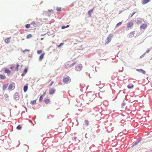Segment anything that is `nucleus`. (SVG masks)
<instances>
[{
  "label": "nucleus",
  "instance_id": "f257e3e1",
  "mask_svg": "<svg viewBox=\"0 0 152 152\" xmlns=\"http://www.w3.org/2000/svg\"><path fill=\"white\" fill-rule=\"evenodd\" d=\"M82 65L81 64H79L76 67L75 69L77 71H80L82 69Z\"/></svg>",
  "mask_w": 152,
  "mask_h": 152
},
{
  "label": "nucleus",
  "instance_id": "f03ea898",
  "mask_svg": "<svg viewBox=\"0 0 152 152\" xmlns=\"http://www.w3.org/2000/svg\"><path fill=\"white\" fill-rule=\"evenodd\" d=\"M71 79L68 76L66 77H64L63 79V81L64 83H67L68 82H70Z\"/></svg>",
  "mask_w": 152,
  "mask_h": 152
},
{
  "label": "nucleus",
  "instance_id": "7ed1b4c3",
  "mask_svg": "<svg viewBox=\"0 0 152 152\" xmlns=\"http://www.w3.org/2000/svg\"><path fill=\"white\" fill-rule=\"evenodd\" d=\"M14 98L16 100H18L19 99V95L18 93H16L15 94L14 96Z\"/></svg>",
  "mask_w": 152,
  "mask_h": 152
},
{
  "label": "nucleus",
  "instance_id": "20e7f679",
  "mask_svg": "<svg viewBox=\"0 0 152 152\" xmlns=\"http://www.w3.org/2000/svg\"><path fill=\"white\" fill-rule=\"evenodd\" d=\"M147 24L146 23H144L141 25L140 28L141 29H145L147 28Z\"/></svg>",
  "mask_w": 152,
  "mask_h": 152
},
{
  "label": "nucleus",
  "instance_id": "39448f33",
  "mask_svg": "<svg viewBox=\"0 0 152 152\" xmlns=\"http://www.w3.org/2000/svg\"><path fill=\"white\" fill-rule=\"evenodd\" d=\"M56 90L53 88H51L49 90V93L50 94H53L55 92Z\"/></svg>",
  "mask_w": 152,
  "mask_h": 152
},
{
  "label": "nucleus",
  "instance_id": "423d86ee",
  "mask_svg": "<svg viewBox=\"0 0 152 152\" xmlns=\"http://www.w3.org/2000/svg\"><path fill=\"white\" fill-rule=\"evenodd\" d=\"M133 25V23L132 22H130L127 24V27L130 28L132 27Z\"/></svg>",
  "mask_w": 152,
  "mask_h": 152
},
{
  "label": "nucleus",
  "instance_id": "0eeeda50",
  "mask_svg": "<svg viewBox=\"0 0 152 152\" xmlns=\"http://www.w3.org/2000/svg\"><path fill=\"white\" fill-rule=\"evenodd\" d=\"M45 53H43L39 56V61H42L44 58V56L45 55Z\"/></svg>",
  "mask_w": 152,
  "mask_h": 152
},
{
  "label": "nucleus",
  "instance_id": "6e6552de",
  "mask_svg": "<svg viewBox=\"0 0 152 152\" xmlns=\"http://www.w3.org/2000/svg\"><path fill=\"white\" fill-rule=\"evenodd\" d=\"M111 41V38L109 36L107 38V41L105 42V44L107 45Z\"/></svg>",
  "mask_w": 152,
  "mask_h": 152
},
{
  "label": "nucleus",
  "instance_id": "1a4fd4ad",
  "mask_svg": "<svg viewBox=\"0 0 152 152\" xmlns=\"http://www.w3.org/2000/svg\"><path fill=\"white\" fill-rule=\"evenodd\" d=\"M11 37H9L6 38L5 39V40H4L5 42L6 43H8L9 42H10V40L11 39Z\"/></svg>",
  "mask_w": 152,
  "mask_h": 152
},
{
  "label": "nucleus",
  "instance_id": "9d476101",
  "mask_svg": "<svg viewBox=\"0 0 152 152\" xmlns=\"http://www.w3.org/2000/svg\"><path fill=\"white\" fill-rule=\"evenodd\" d=\"M8 84H6L4 85L2 87V89L3 90H5L8 86Z\"/></svg>",
  "mask_w": 152,
  "mask_h": 152
},
{
  "label": "nucleus",
  "instance_id": "9b49d317",
  "mask_svg": "<svg viewBox=\"0 0 152 152\" xmlns=\"http://www.w3.org/2000/svg\"><path fill=\"white\" fill-rule=\"evenodd\" d=\"M149 0H143L142 1V4H145L148 3L149 1Z\"/></svg>",
  "mask_w": 152,
  "mask_h": 152
},
{
  "label": "nucleus",
  "instance_id": "f8f14e48",
  "mask_svg": "<svg viewBox=\"0 0 152 152\" xmlns=\"http://www.w3.org/2000/svg\"><path fill=\"white\" fill-rule=\"evenodd\" d=\"M93 9H92L91 10H90L88 11V14L89 15L90 17L91 16V13L93 12Z\"/></svg>",
  "mask_w": 152,
  "mask_h": 152
},
{
  "label": "nucleus",
  "instance_id": "ddd939ff",
  "mask_svg": "<svg viewBox=\"0 0 152 152\" xmlns=\"http://www.w3.org/2000/svg\"><path fill=\"white\" fill-rule=\"evenodd\" d=\"M6 78V77L5 75H0V79H4Z\"/></svg>",
  "mask_w": 152,
  "mask_h": 152
},
{
  "label": "nucleus",
  "instance_id": "4468645a",
  "mask_svg": "<svg viewBox=\"0 0 152 152\" xmlns=\"http://www.w3.org/2000/svg\"><path fill=\"white\" fill-rule=\"evenodd\" d=\"M137 71L139 72H140L143 74H145V71L142 70V69H137Z\"/></svg>",
  "mask_w": 152,
  "mask_h": 152
},
{
  "label": "nucleus",
  "instance_id": "2eb2a0df",
  "mask_svg": "<svg viewBox=\"0 0 152 152\" xmlns=\"http://www.w3.org/2000/svg\"><path fill=\"white\" fill-rule=\"evenodd\" d=\"M28 86H25L23 87V90L24 92H26L27 90Z\"/></svg>",
  "mask_w": 152,
  "mask_h": 152
},
{
  "label": "nucleus",
  "instance_id": "dca6fc26",
  "mask_svg": "<svg viewBox=\"0 0 152 152\" xmlns=\"http://www.w3.org/2000/svg\"><path fill=\"white\" fill-rule=\"evenodd\" d=\"M36 100H35L33 101H31L30 102V103L32 105H33L34 104H36Z\"/></svg>",
  "mask_w": 152,
  "mask_h": 152
},
{
  "label": "nucleus",
  "instance_id": "f3484780",
  "mask_svg": "<svg viewBox=\"0 0 152 152\" xmlns=\"http://www.w3.org/2000/svg\"><path fill=\"white\" fill-rule=\"evenodd\" d=\"M5 72L6 73L9 74V73H10L11 72H10V71L9 69H6L5 70Z\"/></svg>",
  "mask_w": 152,
  "mask_h": 152
},
{
  "label": "nucleus",
  "instance_id": "a211bd4d",
  "mask_svg": "<svg viewBox=\"0 0 152 152\" xmlns=\"http://www.w3.org/2000/svg\"><path fill=\"white\" fill-rule=\"evenodd\" d=\"M13 88V85L11 84L9 85V86L8 87V89L9 90H10L12 89Z\"/></svg>",
  "mask_w": 152,
  "mask_h": 152
},
{
  "label": "nucleus",
  "instance_id": "6ab92c4d",
  "mask_svg": "<svg viewBox=\"0 0 152 152\" xmlns=\"http://www.w3.org/2000/svg\"><path fill=\"white\" fill-rule=\"evenodd\" d=\"M44 102L48 104L49 102L50 99H46L44 100Z\"/></svg>",
  "mask_w": 152,
  "mask_h": 152
},
{
  "label": "nucleus",
  "instance_id": "aec40b11",
  "mask_svg": "<svg viewBox=\"0 0 152 152\" xmlns=\"http://www.w3.org/2000/svg\"><path fill=\"white\" fill-rule=\"evenodd\" d=\"M31 25H32L33 26H34L35 27H36L37 25V24L35 23V22H32L31 23Z\"/></svg>",
  "mask_w": 152,
  "mask_h": 152
},
{
  "label": "nucleus",
  "instance_id": "412c9836",
  "mask_svg": "<svg viewBox=\"0 0 152 152\" xmlns=\"http://www.w3.org/2000/svg\"><path fill=\"white\" fill-rule=\"evenodd\" d=\"M140 140H139L135 142L134 143L133 145H132V147L136 145H137L138 143H139L140 142Z\"/></svg>",
  "mask_w": 152,
  "mask_h": 152
},
{
  "label": "nucleus",
  "instance_id": "4be33fe9",
  "mask_svg": "<svg viewBox=\"0 0 152 152\" xmlns=\"http://www.w3.org/2000/svg\"><path fill=\"white\" fill-rule=\"evenodd\" d=\"M19 66V65L18 64H17V66L16 67L15 70L16 71H18V67Z\"/></svg>",
  "mask_w": 152,
  "mask_h": 152
},
{
  "label": "nucleus",
  "instance_id": "5701e85b",
  "mask_svg": "<svg viewBox=\"0 0 152 152\" xmlns=\"http://www.w3.org/2000/svg\"><path fill=\"white\" fill-rule=\"evenodd\" d=\"M32 35L31 34H29L26 36V38L27 39L30 38L32 37Z\"/></svg>",
  "mask_w": 152,
  "mask_h": 152
},
{
  "label": "nucleus",
  "instance_id": "b1692460",
  "mask_svg": "<svg viewBox=\"0 0 152 152\" xmlns=\"http://www.w3.org/2000/svg\"><path fill=\"white\" fill-rule=\"evenodd\" d=\"M42 52V50H38L37 51V53L38 54H41Z\"/></svg>",
  "mask_w": 152,
  "mask_h": 152
},
{
  "label": "nucleus",
  "instance_id": "393cba45",
  "mask_svg": "<svg viewBox=\"0 0 152 152\" xmlns=\"http://www.w3.org/2000/svg\"><path fill=\"white\" fill-rule=\"evenodd\" d=\"M122 23V22H120L119 23H117V25H116V27H117L118 26H120L121 25Z\"/></svg>",
  "mask_w": 152,
  "mask_h": 152
},
{
  "label": "nucleus",
  "instance_id": "a878e982",
  "mask_svg": "<svg viewBox=\"0 0 152 152\" xmlns=\"http://www.w3.org/2000/svg\"><path fill=\"white\" fill-rule=\"evenodd\" d=\"M4 97L7 99V98H9V96L7 94H5L4 96Z\"/></svg>",
  "mask_w": 152,
  "mask_h": 152
},
{
  "label": "nucleus",
  "instance_id": "bb28decb",
  "mask_svg": "<svg viewBox=\"0 0 152 152\" xmlns=\"http://www.w3.org/2000/svg\"><path fill=\"white\" fill-rule=\"evenodd\" d=\"M30 24H27L26 25L25 27L27 28H30Z\"/></svg>",
  "mask_w": 152,
  "mask_h": 152
},
{
  "label": "nucleus",
  "instance_id": "cd10ccee",
  "mask_svg": "<svg viewBox=\"0 0 152 152\" xmlns=\"http://www.w3.org/2000/svg\"><path fill=\"white\" fill-rule=\"evenodd\" d=\"M61 7H57L56 8V10L58 11L61 12Z\"/></svg>",
  "mask_w": 152,
  "mask_h": 152
},
{
  "label": "nucleus",
  "instance_id": "c85d7f7f",
  "mask_svg": "<svg viewBox=\"0 0 152 152\" xmlns=\"http://www.w3.org/2000/svg\"><path fill=\"white\" fill-rule=\"evenodd\" d=\"M43 99V95H41V96H40V97H39V101H41Z\"/></svg>",
  "mask_w": 152,
  "mask_h": 152
},
{
  "label": "nucleus",
  "instance_id": "c756f323",
  "mask_svg": "<svg viewBox=\"0 0 152 152\" xmlns=\"http://www.w3.org/2000/svg\"><path fill=\"white\" fill-rule=\"evenodd\" d=\"M133 86H134L133 84L131 86H130L129 85L127 86V87L129 88H132L133 87Z\"/></svg>",
  "mask_w": 152,
  "mask_h": 152
},
{
  "label": "nucleus",
  "instance_id": "7c9ffc66",
  "mask_svg": "<svg viewBox=\"0 0 152 152\" xmlns=\"http://www.w3.org/2000/svg\"><path fill=\"white\" fill-rule=\"evenodd\" d=\"M85 121L86 125L87 126H88L89 124V122L88 121V120H86Z\"/></svg>",
  "mask_w": 152,
  "mask_h": 152
},
{
  "label": "nucleus",
  "instance_id": "2f4dec72",
  "mask_svg": "<svg viewBox=\"0 0 152 152\" xmlns=\"http://www.w3.org/2000/svg\"><path fill=\"white\" fill-rule=\"evenodd\" d=\"M54 83V82L53 81H52L50 83V84L49 85V87L51 86Z\"/></svg>",
  "mask_w": 152,
  "mask_h": 152
},
{
  "label": "nucleus",
  "instance_id": "473e14b6",
  "mask_svg": "<svg viewBox=\"0 0 152 152\" xmlns=\"http://www.w3.org/2000/svg\"><path fill=\"white\" fill-rule=\"evenodd\" d=\"M64 45V43H61L60 45L58 46V48H59L62 45Z\"/></svg>",
  "mask_w": 152,
  "mask_h": 152
},
{
  "label": "nucleus",
  "instance_id": "72a5a7b5",
  "mask_svg": "<svg viewBox=\"0 0 152 152\" xmlns=\"http://www.w3.org/2000/svg\"><path fill=\"white\" fill-rule=\"evenodd\" d=\"M17 128L18 129H21V127L20 125H19L18 126H17Z\"/></svg>",
  "mask_w": 152,
  "mask_h": 152
},
{
  "label": "nucleus",
  "instance_id": "f704fd0d",
  "mask_svg": "<svg viewBox=\"0 0 152 152\" xmlns=\"http://www.w3.org/2000/svg\"><path fill=\"white\" fill-rule=\"evenodd\" d=\"M134 34V31H132L130 33V35H133Z\"/></svg>",
  "mask_w": 152,
  "mask_h": 152
},
{
  "label": "nucleus",
  "instance_id": "c9c22d12",
  "mask_svg": "<svg viewBox=\"0 0 152 152\" xmlns=\"http://www.w3.org/2000/svg\"><path fill=\"white\" fill-rule=\"evenodd\" d=\"M27 71V69H25L24 70V72L25 73H26Z\"/></svg>",
  "mask_w": 152,
  "mask_h": 152
},
{
  "label": "nucleus",
  "instance_id": "e433bc0d",
  "mask_svg": "<svg viewBox=\"0 0 152 152\" xmlns=\"http://www.w3.org/2000/svg\"><path fill=\"white\" fill-rule=\"evenodd\" d=\"M14 67L13 66H11L10 67V69H11V70H14Z\"/></svg>",
  "mask_w": 152,
  "mask_h": 152
},
{
  "label": "nucleus",
  "instance_id": "4c0bfd02",
  "mask_svg": "<svg viewBox=\"0 0 152 152\" xmlns=\"http://www.w3.org/2000/svg\"><path fill=\"white\" fill-rule=\"evenodd\" d=\"M30 51V50H28V49H25V50L24 51H23V52H26V51Z\"/></svg>",
  "mask_w": 152,
  "mask_h": 152
},
{
  "label": "nucleus",
  "instance_id": "58836bf2",
  "mask_svg": "<svg viewBox=\"0 0 152 152\" xmlns=\"http://www.w3.org/2000/svg\"><path fill=\"white\" fill-rule=\"evenodd\" d=\"M75 63H73L70 64V65L69 66V67H71V66H73L75 64Z\"/></svg>",
  "mask_w": 152,
  "mask_h": 152
},
{
  "label": "nucleus",
  "instance_id": "ea45409f",
  "mask_svg": "<svg viewBox=\"0 0 152 152\" xmlns=\"http://www.w3.org/2000/svg\"><path fill=\"white\" fill-rule=\"evenodd\" d=\"M66 28V26H62V27H61V28L62 29H64V28Z\"/></svg>",
  "mask_w": 152,
  "mask_h": 152
},
{
  "label": "nucleus",
  "instance_id": "a19ab883",
  "mask_svg": "<svg viewBox=\"0 0 152 152\" xmlns=\"http://www.w3.org/2000/svg\"><path fill=\"white\" fill-rule=\"evenodd\" d=\"M46 91H45V92L42 95L43 96L45 95L46 94Z\"/></svg>",
  "mask_w": 152,
  "mask_h": 152
},
{
  "label": "nucleus",
  "instance_id": "79ce46f5",
  "mask_svg": "<svg viewBox=\"0 0 152 152\" xmlns=\"http://www.w3.org/2000/svg\"><path fill=\"white\" fill-rule=\"evenodd\" d=\"M69 62H68L67 63V65H69Z\"/></svg>",
  "mask_w": 152,
  "mask_h": 152
},
{
  "label": "nucleus",
  "instance_id": "37998d69",
  "mask_svg": "<svg viewBox=\"0 0 152 152\" xmlns=\"http://www.w3.org/2000/svg\"><path fill=\"white\" fill-rule=\"evenodd\" d=\"M149 51L150 50H148L146 51V53H148L149 52Z\"/></svg>",
  "mask_w": 152,
  "mask_h": 152
},
{
  "label": "nucleus",
  "instance_id": "c03bdc74",
  "mask_svg": "<svg viewBox=\"0 0 152 152\" xmlns=\"http://www.w3.org/2000/svg\"><path fill=\"white\" fill-rule=\"evenodd\" d=\"M134 13H133L132 14V15H131V17H132L133 16V15L134 14Z\"/></svg>",
  "mask_w": 152,
  "mask_h": 152
},
{
  "label": "nucleus",
  "instance_id": "a18cd8bd",
  "mask_svg": "<svg viewBox=\"0 0 152 152\" xmlns=\"http://www.w3.org/2000/svg\"><path fill=\"white\" fill-rule=\"evenodd\" d=\"M45 35V34H41V36H44Z\"/></svg>",
  "mask_w": 152,
  "mask_h": 152
},
{
  "label": "nucleus",
  "instance_id": "49530a36",
  "mask_svg": "<svg viewBox=\"0 0 152 152\" xmlns=\"http://www.w3.org/2000/svg\"><path fill=\"white\" fill-rule=\"evenodd\" d=\"M69 25H67V26H66V28L68 27H69Z\"/></svg>",
  "mask_w": 152,
  "mask_h": 152
},
{
  "label": "nucleus",
  "instance_id": "de8ad7c7",
  "mask_svg": "<svg viewBox=\"0 0 152 152\" xmlns=\"http://www.w3.org/2000/svg\"><path fill=\"white\" fill-rule=\"evenodd\" d=\"M24 75V74H22L21 75H22V76H23Z\"/></svg>",
  "mask_w": 152,
  "mask_h": 152
},
{
  "label": "nucleus",
  "instance_id": "09e8293b",
  "mask_svg": "<svg viewBox=\"0 0 152 152\" xmlns=\"http://www.w3.org/2000/svg\"><path fill=\"white\" fill-rule=\"evenodd\" d=\"M43 39H44L43 38H41V40H43Z\"/></svg>",
  "mask_w": 152,
  "mask_h": 152
},
{
  "label": "nucleus",
  "instance_id": "8fccbe9b",
  "mask_svg": "<svg viewBox=\"0 0 152 152\" xmlns=\"http://www.w3.org/2000/svg\"><path fill=\"white\" fill-rule=\"evenodd\" d=\"M151 86H152V84H151Z\"/></svg>",
  "mask_w": 152,
  "mask_h": 152
}]
</instances>
